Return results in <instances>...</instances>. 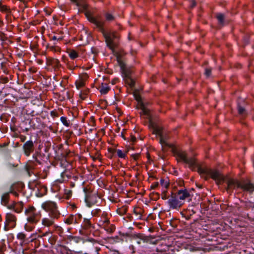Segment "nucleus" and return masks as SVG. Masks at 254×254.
I'll list each match as a JSON object with an SVG mask.
<instances>
[{
  "mask_svg": "<svg viewBox=\"0 0 254 254\" xmlns=\"http://www.w3.org/2000/svg\"><path fill=\"white\" fill-rule=\"evenodd\" d=\"M73 220V216H71L70 217H69L68 218H67L65 222H66V223H67L68 224H71L72 223Z\"/></svg>",
  "mask_w": 254,
  "mask_h": 254,
  "instance_id": "obj_45",
  "label": "nucleus"
},
{
  "mask_svg": "<svg viewBox=\"0 0 254 254\" xmlns=\"http://www.w3.org/2000/svg\"><path fill=\"white\" fill-rule=\"evenodd\" d=\"M212 68L207 67L205 68L204 75L207 77H209L211 75Z\"/></svg>",
  "mask_w": 254,
  "mask_h": 254,
  "instance_id": "obj_34",
  "label": "nucleus"
},
{
  "mask_svg": "<svg viewBox=\"0 0 254 254\" xmlns=\"http://www.w3.org/2000/svg\"><path fill=\"white\" fill-rule=\"evenodd\" d=\"M58 218L48 215L42 219L41 223L44 227L50 228L55 224V219H57Z\"/></svg>",
  "mask_w": 254,
  "mask_h": 254,
  "instance_id": "obj_12",
  "label": "nucleus"
},
{
  "mask_svg": "<svg viewBox=\"0 0 254 254\" xmlns=\"http://www.w3.org/2000/svg\"><path fill=\"white\" fill-rule=\"evenodd\" d=\"M121 136H122V137H123L125 140H126V138H125V135H124V134L123 132H122V133H121Z\"/></svg>",
  "mask_w": 254,
  "mask_h": 254,
  "instance_id": "obj_61",
  "label": "nucleus"
},
{
  "mask_svg": "<svg viewBox=\"0 0 254 254\" xmlns=\"http://www.w3.org/2000/svg\"><path fill=\"white\" fill-rule=\"evenodd\" d=\"M168 203L172 209H178L181 207L184 202H181V200H179L177 196L174 193H172L170 198L168 200Z\"/></svg>",
  "mask_w": 254,
  "mask_h": 254,
  "instance_id": "obj_10",
  "label": "nucleus"
},
{
  "mask_svg": "<svg viewBox=\"0 0 254 254\" xmlns=\"http://www.w3.org/2000/svg\"><path fill=\"white\" fill-rule=\"evenodd\" d=\"M197 172L207 180L210 177L216 182L217 184H221L225 181L224 176L218 170H213L208 167L197 165Z\"/></svg>",
  "mask_w": 254,
  "mask_h": 254,
  "instance_id": "obj_2",
  "label": "nucleus"
},
{
  "mask_svg": "<svg viewBox=\"0 0 254 254\" xmlns=\"http://www.w3.org/2000/svg\"><path fill=\"white\" fill-rule=\"evenodd\" d=\"M133 212L135 215L137 219H143L142 213L143 212V210L141 207L138 206L134 207Z\"/></svg>",
  "mask_w": 254,
  "mask_h": 254,
  "instance_id": "obj_20",
  "label": "nucleus"
},
{
  "mask_svg": "<svg viewBox=\"0 0 254 254\" xmlns=\"http://www.w3.org/2000/svg\"><path fill=\"white\" fill-rule=\"evenodd\" d=\"M26 220L30 224L35 225L39 221L41 213L33 206H30L25 210Z\"/></svg>",
  "mask_w": 254,
  "mask_h": 254,
  "instance_id": "obj_6",
  "label": "nucleus"
},
{
  "mask_svg": "<svg viewBox=\"0 0 254 254\" xmlns=\"http://www.w3.org/2000/svg\"><path fill=\"white\" fill-rule=\"evenodd\" d=\"M127 210H128V206H126V205H124V206H122L121 207L118 208L117 209V212L120 215L123 216L127 213Z\"/></svg>",
  "mask_w": 254,
  "mask_h": 254,
  "instance_id": "obj_24",
  "label": "nucleus"
},
{
  "mask_svg": "<svg viewBox=\"0 0 254 254\" xmlns=\"http://www.w3.org/2000/svg\"><path fill=\"white\" fill-rule=\"evenodd\" d=\"M216 17L218 21L219 24L223 25L225 19L224 15L221 13H219L216 14Z\"/></svg>",
  "mask_w": 254,
  "mask_h": 254,
  "instance_id": "obj_25",
  "label": "nucleus"
},
{
  "mask_svg": "<svg viewBox=\"0 0 254 254\" xmlns=\"http://www.w3.org/2000/svg\"><path fill=\"white\" fill-rule=\"evenodd\" d=\"M42 208L46 212H49V215L54 217H59L60 213L58 210L57 204L53 201H46L42 203Z\"/></svg>",
  "mask_w": 254,
  "mask_h": 254,
  "instance_id": "obj_9",
  "label": "nucleus"
},
{
  "mask_svg": "<svg viewBox=\"0 0 254 254\" xmlns=\"http://www.w3.org/2000/svg\"><path fill=\"white\" fill-rule=\"evenodd\" d=\"M97 183L101 188H104L105 186V184L103 183L102 180L99 179L97 180Z\"/></svg>",
  "mask_w": 254,
  "mask_h": 254,
  "instance_id": "obj_43",
  "label": "nucleus"
},
{
  "mask_svg": "<svg viewBox=\"0 0 254 254\" xmlns=\"http://www.w3.org/2000/svg\"><path fill=\"white\" fill-rule=\"evenodd\" d=\"M134 98L136 101H137L138 102H141V96L136 93L134 94Z\"/></svg>",
  "mask_w": 254,
  "mask_h": 254,
  "instance_id": "obj_38",
  "label": "nucleus"
},
{
  "mask_svg": "<svg viewBox=\"0 0 254 254\" xmlns=\"http://www.w3.org/2000/svg\"><path fill=\"white\" fill-rule=\"evenodd\" d=\"M12 190H10L9 192L4 193L1 196V204L4 206H6L8 207L10 204H8L9 199V193H12Z\"/></svg>",
  "mask_w": 254,
  "mask_h": 254,
  "instance_id": "obj_18",
  "label": "nucleus"
},
{
  "mask_svg": "<svg viewBox=\"0 0 254 254\" xmlns=\"http://www.w3.org/2000/svg\"><path fill=\"white\" fill-rule=\"evenodd\" d=\"M89 76L86 73H83L80 74L79 78L75 82L76 87L77 89L83 87L85 86V82L88 79Z\"/></svg>",
  "mask_w": 254,
  "mask_h": 254,
  "instance_id": "obj_13",
  "label": "nucleus"
},
{
  "mask_svg": "<svg viewBox=\"0 0 254 254\" xmlns=\"http://www.w3.org/2000/svg\"><path fill=\"white\" fill-rule=\"evenodd\" d=\"M105 129L104 128H102L100 131H98V132L96 133V137L98 138V140H101V136L105 134Z\"/></svg>",
  "mask_w": 254,
  "mask_h": 254,
  "instance_id": "obj_32",
  "label": "nucleus"
},
{
  "mask_svg": "<svg viewBox=\"0 0 254 254\" xmlns=\"http://www.w3.org/2000/svg\"><path fill=\"white\" fill-rule=\"evenodd\" d=\"M191 214H183V215L185 216L186 219L187 220H189L190 218V216H191Z\"/></svg>",
  "mask_w": 254,
  "mask_h": 254,
  "instance_id": "obj_48",
  "label": "nucleus"
},
{
  "mask_svg": "<svg viewBox=\"0 0 254 254\" xmlns=\"http://www.w3.org/2000/svg\"><path fill=\"white\" fill-rule=\"evenodd\" d=\"M118 156L121 158H125L126 157V153L123 152L121 150L118 149L116 151Z\"/></svg>",
  "mask_w": 254,
  "mask_h": 254,
  "instance_id": "obj_33",
  "label": "nucleus"
},
{
  "mask_svg": "<svg viewBox=\"0 0 254 254\" xmlns=\"http://www.w3.org/2000/svg\"><path fill=\"white\" fill-rule=\"evenodd\" d=\"M71 1L76 4L78 7L79 10L84 11L87 18L90 22L95 23V18L94 12L89 8L88 5L83 0H71Z\"/></svg>",
  "mask_w": 254,
  "mask_h": 254,
  "instance_id": "obj_7",
  "label": "nucleus"
},
{
  "mask_svg": "<svg viewBox=\"0 0 254 254\" xmlns=\"http://www.w3.org/2000/svg\"><path fill=\"white\" fill-rule=\"evenodd\" d=\"M24 227L25 230L27 231H31L34 228V226L33 224H30L28 223L25 225Z\"/></svg>",
  "mask_w": 254,
  "mask_h": 254,
  "instance_id": "obj_35",
  "label": "nucleus"
},
{
  "mask_svg": "<svg viewBox=\"0 0 254 254\" xmlns=\"http://www.w3.org/2000/svg\"><path fill=\"white\" fill-rule=\"evenodd\" d=\"M51 115L53 117L57 116L56 115V112H55V111H53L51 112Z\"/></svg>",
  "mask_w": 254,
  "mask_h": 254,
  "instance_id": "obj_54",
  "label": "nucleus"
},
{
  "mask_svg": "<svg viewBox=\"0 0 254 254\" xmlns=\"http://www.w3.org/2000/svg\"><path fill=\"white\" fill-rule=\"evenodd\" d=\"M96 160L99 159V161H101V158H99V154H98V152H97V151H96Z\"/></svg>",
  "mask_w": 254,
  "mask_h": 254,
  "instance_id": "obj_56",
  "label": "nucleus"
},
{
  "mask_svg": "<svg viewBox=\"0 0 254 254\" xmlns=\"http://www.w3.org/2000/svg\"><path fill=\"white\" fill-rule=\"evenodd\" d=\"M160 185L165 189H167L169 186V183L167 181H166L165 179L162 178L160 180Z\"/></svg>",
  "mask_w": 254,
  "mask_h": 254,
  "instance_id": "obj_31",
  "label": "nucleus"
},
{
  "mask_svg": "<svg viewBox=\"0 0 254 254\" xmlns=\"http://www.w3.org/2000/svg\"><path fill=\"white\" fill-rule=\"evenodd\" d=\"M159 186V183L156 182L153 183L150 186V190H154Z\"/></svg>",
  "mask_w": 254,
  "mask_h": 254,
  "instance_id": "obj_41",
  "label": "nucleus"
},
{
  "mask_svg": "<svg viewBox=\"0 0 254 254\" xmlns=\"http://www.w3.org/2000/svg\"><path fill=\"white\" fill-rule=\"evenodd\" d=\"M140 108L141 110L142 113L143 115H149V110L145 107L144 104L142 102L140 103Z\"/></svg>",
  "mask_w": 254,
  "mask_h": 254,
  "instance_id": "obj_28",
  "label": "nucleus"
},
{
  "mask_svg": "<svg viewBox=\"0 0 254 254\" xmlns=\"http://www.w3.org/2000/svg\"><path fill=\"white\" fill-rule=\"evenodd\" d=\"M96 224L100 229L96 228V237H100L106 240L107 234L112 233L115 229L114 226L110 225L108 214L107 212L96 208Z\"/></svg>",
  "mask_w": 254,
  "mask_h": 254,
  "instance_id": "obj_1",
  "label": "nucleus"
},
{
  "mask_svg": "<svg viewBox=\"0 0 254 254\" xmlns=\"http://www.w3.org/2000/svg\"><path fill=\"white\" fill-rule=\"evenodd\" d=\"M163 137H164V139L167 142V140L168 139V137L166 135H165V136L163 135Z\"/></svg>",
  "mask_w": 254,
  "mask_h": 254,
  "instance_id": "obj_60",
  "label": "nucleus"
},
{
  "mask_svg": "<svg viewBox=\"0 0 254 254\" xmlns=\"http://www.w3.org/2000/svg\"><path fill=\"white\" fill-rule=\"evenodd\" d=\"M16 221V216L11 213H7L6 215V222L8 225L13 226L15 225Z\"/></svg>",
  "mask_w": 254,
  "mask_h": 254,
  "instance_id": "obj_19",
  "label": "nucleus"
},
{
  "mask_svg": "<svg viewBox=\"0 0 254 254\" xmlns=\"http://www.w3.org/2000/svg\"><path fill=\"white\" fill-rule=\"evenodd\" d=\"M140 156V154L138 153L134 154L131 155V157L134 160H137Z\"/></svg>",
  "mask_w": 254,
  "mask_h": 254,
  "instance_id": "obj_47",
  "label": "nucleus"
},
{
  "mask_svg": "<svg viewBox=\"0 0 254 254\" xmlns=\"http://www.w3.org/2000/svg\"><path fill=\"white\" fill-rule=\"evenodd\" d=\"M227 187L226 190L227 191L235 188H241L245 191L253 192L254 191V185L249 182L242 181H239L234 179H229L227 181Z\"/></svg>",
  "mask_w": 254,
  "mask_h": 254,
  "instance_id": "obj_4",
  "label": "nucleus"
},
{
  "mask_svg": "<svg viewBox=\"0 0 254 254\" xmlns=\"http://www.w3.org/2000/svg\"><path fill=\"white\" fill-rule=\"evenodd\" d=\"M126 82L127 84L130 87H133L135 85V81L134 80L130 77H127L126 79Z\"/></svg>",
  "mask_w": 254,
  "mask_h": 254,
  "instance_id": "obj_29",
  "label": "nucleus"
},
{
  "mask_svg": "<svg viewBox=\"0 0 254 254\" xmlns=\"http://www.w3.org/2000/svg\"><path fill=\"white\" fill-rule=\"evenodd\" d=\"M8 208L10 209H13L14 211L17 213H20L22 210L23 203L21 202L15 203L12 202V203L8 206Z\"/></svg>",
  "mask_w": 254,
  "mask_h": 254,
  "instance_id": "obj_16",
  "label": "nucleus"
},
{
  "mask_svg": "<svg viewBox=\"0 0 254 254\" xmlns=\"http://www.w3.org/2000/svg\"><path fill=\"white\" fill-rule=\"evenodd\" d=\"M67 53L71 60H75L79 57V54L76 51L72 49H68Z\"/></svg>",
  "mask_w": 254,
  "mask_h": 254,
  "instance_id": "obj_22",
  "label": "nucleus"
},
{
  "mask_svg": "<svg viewBox=\"0 0 254 254\" xmlns=\"http://www.w3.org/2000/svg\"><path fill=\"white\" fill-rule=\"evenodd\" d=\"M63 39V37L62 36H54L52 37V39L53 40H58L61 41Z\"/></svg>",
  "mask_w": 254,
  "mask_h": 254,
  "instance_id": "obj_42",
  "label": "nucleus"
},
{
  "mask_svg": "<svg viewBox=\"0 0 254 254\" xmlns=\"http://www.w3.org/2000/svg\"><path fill=\"white\" fill-rule=\"evenodd\" d=\"M104 25L105 21L99 20L96 17V28L98 29L99 32L102 34L107 46L112 50V53L114 54L115 52V49L119 46V42L116 40L113 39L111 36L108 34V32L105 29Z\"/></svg>",
  "mask_w": 254,
  "mask_h": 254,
  "instance_id": "obj_3",
  "label": "nucleus"
},
{
  "mask_svg": "<svg viewBox=\"0 0 254 254\" xmlns=\"http://www.w3.org/2000/svg\"><path fill=\"white\" fill-rule=\"evenodd\" d=\"M179 200H181V202L186 199H188L189 201L191 200L190 194L187 189L180 190L176 193H174Z\"/></svg>",
  "mask_w": 254,
  "mask_h": 254,
  "instance_id": "obj_14",
  "label": "nucleus"
},
{
  "mask_svg": "<svg viewBox=\"0 0 254 254\" xmlns=\"http://www.w3.org/2000/svg\"><path fill=\"white\" fill-rule=\"evenodd\" d=\"M6 249V245L4 240L0 241V252L2 253L5 251Z\"/></svg>",
  "mask_w": 254,
  "mask_h": 254,
  "instance_id": "obj_30",
  "label": "nucleus"
},
{
  "mask_svg": "<svg viewBox=\"0 0 254 254\" xmlns=\"http://www.w3.org/2000/svg\"><path fill=\"white\" fill-rule=\"evenodd\" d=\"M127 217L130 220H131V219L132 218V216H131V215L130 214H128L127 215Z\"/></svg>",
  "mask_w": 254,
  "mask_h": 254,
  "instance_id": "obj_57",
  "label": "nucleus"
},
{
  "mask_svg": "<svg viewBox=\"0 0 254 254\" xmlns=\"http://www.w3.org/2000/svg\"><path fill=\"white\" fill-rule=\"evenodd\" d=\"M101 94H106L110 90L108 84L106 83H102L101 85L98 88Z\"/></svg>",
  "mask_w": 254,
  "mask_h": 254,
  "instance_id": "obj_21",
  "label": "nucleus"
},
{
  "mask_svg": "<svg viewBox=\"0 0 254 254\" xmlns=\"http://www.w3.org/2000/svg\"><path fill=\"white\" fill-rule=\"evenodd\" d=\"M136 140V137L135 136L133 135L132 134H131L130 135V142L133 144Z\"/></svg>",
  "mask_w": 254,
  "mask_h": 254,
  "instance_id": "obj_46",
  "label": "nucleus"
},
{
  "mask_svg": "<svg viewBox=\"0 0 254 254\" xmlns=\"http://www.w3.org/2000/svg\"><path fill=\"white\" fill-rule=\"evenodd\" d=\"M105 18L106 20L109 21H113L114 20V16L112 14L108 13L105 14Z\"/></svg>",
  "mask_w": 254,
  "mask_h": 254,
  "instance_id": "obj_36",
  "label": "nucleus"
},
{
  "mask_svg": "<svg viewBox=\"0 0 254 254\" xmlns=\"http://www.w3.org/2000/svg\"><path fill=\"white\" fill-rule=\"evenodd\" d=\"M85 201L86 205L90 207L92 206L95 203V195L93 193V191H90L89 190L86 189L85 190Z\"/></svg>",
  "mask_w": 254,
  "mask_h": 254,
  "instance_id": "obj_11",
  "label": "nucleus"
},
{
  "mask_svg": "<svg viewBox=\"0 0 254 254\" xmlns=\"http://www.w3.org/2000/svg\"><path fill=\"white\" fill-rule=\"evenodd\" d=\"M129 249L132 250V252H131L132 254H134L135 253L134 248L133 246H132V245L130 246Z\"/></svg>",
  "mask_w": 254,
  "mask_h": 254,
  "instance_id": "obj_52",
  "label": "nucleus"
},
{
  "mask_svg": "<svg viewBox=\"0 0 254 254\" xmlns=\"http://www.w3.org/2000/svg\"><path fill=\"white\" fill-rule=\"evenodd\" d=\"M0 11L6 13H10V9L7 5L3 4L0 1Z\"/></svg>",
  "mask_w": 254,
  "mask_h": 254,
  "instance_id": "obj_27",
  "label": "nucleus"
},
{
  "mask_svg": "<svg viewBox=\"0 0 254 254\" xmlns=\"http://www.w3.org/2000/svg\"><path fill=\"white\" fill-rule=\"evenodd\" d=\"M48 64L55 68H59L61 65L59 61L56 59L49 60Z\"/></svg>",
  "mask_w": 254,
  "mask_h": 254,
  "instance_id": "obj_23",
  "label": "nucleus"
},
{
  "mask_svg": "<svg viewBox=\"0 0 254 254\" xmlns=\"http://www.w3.org/2000/svg\"><path fill=\"white\" fill-rule=\"evenodd\" d=\"M108 34L110 35V36H111V37L113 39H115V40H116V39L118 38V36L117 35V33L116 32H113L112 33H111V32H108Z\"/></svg>",
  "mask_w": 254,
  "mask_h": 254,
  "instance_id": "obj_40",
  "label": "nucleus"
},
{
  "mask_svg": "<svg viewBox=\"0 0 254 254\" xmlns=\"http://www.w3.org/2000/svg\"><path fill=\"white\" fill-rule=\"evenodd\" d=\"M115 238L116 239V240H115V241L117 242H120V240H121V239L118 236H117Z\"/></svg>",
  "mask_w": 254,
  "mask_h": 254,
  "instance_id": "obj_59",
  "label": "nucleus"
},
{
  "mask_svg": "<svg viewBox=\"0 0 254 254\" xmlns=\"http://www.w3.org/2000/svg\"><path fill=\"white\" fill-rule=\"evenodd\" d=\"M79 96L82 100H84L86 98V95L82 94V93H80Z\"/></svg>",
  "mask_w": 254,
  "mask_h": 254,
  "instance_id": "obj_51",
  "label": "nucleus"
},
{
  "mask_svg": "<svg viewBox=\"0 0 254 254\" xmlns=\"http://www.w3.org/2000/svg\"><path fill=\"white\" fill-rule=\"evenodd\" d=\"M61 121L62 122V123L66 127H68L69 126V123H68L65 117H62L61 118Z\"/></svg>",
  "mask_w": 254,
  "mask_h": 254,
  "instance_id": "obj_37",
  "label": "nucleus"
},
{
  "mask_svg": "<svg viewBox=\"0 0 254 254\" xmlns=\"http://www.w3.org/2000/svg\"><path fill=\"white\" fill-rule=\"evenodd\" d=\"M25 237V235L23 233H18L17 235V238L21 240H24Z\"/></svg>",
  "mask_w": 254,
  "mask_h": 254,
  "instance_id": "obj_39",
  "label": "nucleus"
},
{
  "mask_svg": "<svg viewBox=\"0 0 254 254\" xmlns=\"http://www.w3.org/2000/svg\"><path fill=\"white\" fill-rule=\"evenodd\" d=\"M101 251L100 248H98L96 247V254H101L100 252Z\"/></svg>",
  "mask_w": 254,
  "mask_h": 254,
  "instance_id": "obj_53",
  "label": "nucleus"
},
{
  "mask_svg": "<svg viewBox=\"0 0 254 254\" xmlns=\"http://www.w3.org/2000/svg\"><path fill=\"white\" fill-rule=\"evenodd\" d=\"M237 109L238 113L240 115H241L243 117H245L247 116V112L243 107L241 106L240 104H238Z\"/></svg>",
  "mask_w": 254,
  "mask_h": 254,
  "instance_id": "obj_26",
  "label": "nucleus"
},
{
  "mask_svg": "<svg viewBox=\"0 0 254 254\" xmlns=\"http://www.w3.org/2000/svg\"><path fill=\"white\" fill-rule=\"evenodd\" d=\"M161 198L164 200L167 199L168 197L165 192L162 194Z\"/></svg>",
  "mask_w": 254,
  "mask_h": 254,
  "instance_id": "obj_49",
  "label": "nucleus"
},
{
  "mask_svg": "<svg viewBox=\"0 0 254 254\" xmlns=\"http://www.w3.org/2000/svg\"><path fill=\"white\" fill-rule=\"evenodd\" d=\"M3 25V22L0 19V27H1Z\"/></svg>",
  "mask_w": 254,
  "mask_h": 254,
  "instance_id": "obj_62",
  "label": "nucleus"
},
{
  "mask_svg": "<svg viewBox=\"0 0 254 254\" xmlns=\"http://www.w3.org/2000/svg\"><path fill=\"white\" fill-rule=\"evenodd\" d=\"M172 152L176 157V159L178 162L182 161L189 165V167L193 169V168L196 166V160L194 157H188L187 153L186 151L182 150H179L174 147L172 144Z\"/></svg>",
  "mask_w": 254,
  "mask_h": 254,
  "instance_id": "obj_5",
  "label": "nucleus"
},
{
  "mask_svg": "<svg viewBox=\"0 0 254 254\" xmlns=\"http://www.w3.org/2000/svg\"><path fill=\"white\" fill-rule=\"evenodd\" d=\"M14 194L15 195H17V193L16 192H14Z\"/></svg>",
  "mask_w": 254,
  "mask_h": 254,
  "instance_id": "obj_63",
  "label": "nucleus"
},
{
  "mask_svg": "<svg viewBox=\"0 0 254 254\" xmlns=\"http://www.w3.org/2000/svg\"><path fill=\"white\" fill-rule=\"evenodd\" d=\"M100 191H103L101 189H98V190H97V191H96V195L99 196L98 193H99Z\"/></svg>",
  "mask_w": 254,
  "mask_h": 254,
  "instance_id": "obj_58",
  "label": "nucleus"
},
{
  "mask_svg": "<svg viewBox=\"0 0 254 254\" xmlns=\"http://www.w3.org/2000/svg\"><path fill=\"white\" fill-rule=\"evenodd\" d=\"M150 125L153 129V133L158 135L160 137L159 142L161 144L162 150L164 152L167 151L170 148L172 147V144L168 143L164 139L162 128L153 123H150Z\"/></svg>",
  "mask_w": 254,
  "mask_h": 254,
  "instance_id": "obj_8",
  "label": "nucleus"
},
{
  "mask_svg": "<svg viewBox=\"0 0 254 254\" xmlns=\"http://www.w3.org/2000/svg\"><path fill=\"white\" fill-rule=\"evenodd\" d=\"M23 148L25 155L27 156H29L34 150V144L33 141L31 140L26 141L24 144Z\"/></svg>",
  "mask_w": 254,
  "mask_h": 254,
  "instance_id": "obj_15",
  "label": "nucleus"
},
{
  "mask_svg": "<svg viewBox=\"0 0 254 254\" xmlns=\"http://www.w3.org/2000/svg\"><path fill=\"white\" fill-rule=\"evenodd\" d=\"M94 49L93 48L92 49V53H94Z\"/></svg>",
  "mask_w": 254,
  "mask_h": 254,
  "instance_id": "obj_64",
  "label": "nucleus"
},
{
  "mask_svg": "<svg viewBox=\"0 0 254 254\" xmlns=\"http://www.w3.org/2000/svg\"><path fill=\"white\" fill-rule=\"evenodd\" d=\"M20 138L22 142H24V141H25V140L26 139V136H24V135H21L20 136Z\"/></svg>",
  "mask_w": 254,
  "mask_h": 254,
  "instance_id": "obj_50",
  "label": "nucleus"
},
{
  "mask_svg": "<svg viewBox=\"0 0 254 254\" xmlns=\"http://www.w3.org/2000/svg\"><path fill=\"white\" fill-rule=\"evenodd\" d=\"M122 236H124V237H133V236H132L131 234L127 233H123L122 234ZM133 237L139 238L141 240H143L144 242H148L149 240V237L147 236H144L143 234L138 233L137 234H135L133 236Z\"/></svg>",
  "mask_w": 254,
  "mask_h": 254,
  "instance_id": "obj_17",
  "label": "nucleus"
},
{
  "mask_svg": "<svg viewBox=\"0 0 254 254\" xmlns=\"http://www.w3.org/2000/svg\"><path fill=\"white\" fill-rule=\"evenodd\" d=\"M196 3L195 0H190V7L192 8L196 6Z\"/></svg>",
  "mask_w": 254,
  "mask_h": 254,
  "instance_id": "obj_44",
  "label": "nucleus"
},
{
  "mask_svg": "<svg viewBox=\"0 0 254 254\" xmlns=\"http://www.w3.org/2000/svg\"><path fill=\"white\" fill-rule=\"evenodd\" d=\"M146 157H147V158L148 159V160L150 161V154L148 152H147V153H146Z\"/></svg>",
  "mask_w": 254,
  "mask_h": 254,
  "instance_id": "obj_55",
  "label": "nucleus"
}]
</instances>
